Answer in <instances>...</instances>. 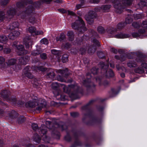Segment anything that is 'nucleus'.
Returning a JSON list of instances; mask_svg holds the SVG:
<instances>
[{
	"mask_svg": "<svg viewBox=\"0 0 147 147\" xmlns=\"http://www.w3.org/2000/svg\"><path fill=\"white\" fill-rule=\"evenodd\" d=\"M81 25H82V26H81V28H82L81 30L83 29L84 31L86 30V28L85 27V24L83 20L80 18L78 17V20L72 24V27L74 29H78Z\"/></svg>",
	"mask_w": 147,
	"mask_h": 147,
	"instance_id": "3",
	"label": "nucleus"
},
{
	"mask_svg": "<svg viewBox=\"0 0 147 147\" xmlns=\"http://www.w3.org/2000/svg\"><path fill=\"white\" fill-rule=\"evenodd\" d=\"M127 64L128 66L130 67H135L136 66V63L133 62L132 61H130Z\"/></svg>",
	"mask_w": 147,
	"mask_h": 147,
	"instance_id": "26",
	"label": "nucleus"
},
{
	"mask_svg": "<svg viewBox=\"0 0 147 147\" xmlns=\"http://www.w3.org/2000/svg\"><path fill=\"white\" fill-rule=\"evenodd\" d=\"M86 49H83V48H81L80 49V51L81 52V53L82 54H83L86 51Z\"/></svg>",
	"mask_w": 147,
	"mask_h": 147,
	"instance_id": "59",
	"label": "nucleus"
},
{
	"mask_svg": "<svg viewBox=\"0 0 147 147\" xmlns=\"http://www.w3.org/2000/svg\"><path fill=\"white\" fill-rule=\"evenodd\" d=\"M111 7L110 5H105L102 6L101 9L104 11H107Z\"/></svg>",
	"mask_w": 147,
	"mask_h": 147,
	"instance_id": "23",
	"label": "nucleus"
},
{
	"mask_svg": "<svg viewBox=\"0 0 147 147\" xmlns=\"http://www.w3.org/2000/svg\"><path fill=\"white\" fill-rule=\"evenodd\" d=\"M66 13L71 16H74L75 15V13L74 12L70 11H67Z\"/></svg>",
	"mask_w": 147,
	"mask_h": 147,
	"instance_id": "52",
	"label": "nucleus"
},
{
	"mask_svg": "<svg viewBox=\"0 0 147 147\" xmlns=\"http://www.w3.org/2000/svg\"><path fill=\"white\" fill-rule=\"evenodd\" d=\"M47 127L44 125H42L41 127V133L43 134V140L45 141H46L48 140V138L45 135L47 132Z\"/></svg>",
	"mask_w": 147,
	"mask_h": 147,
	"instance_id": "9",
	"label": "nucleus"
},
{
	"mask_svg": "<svg viewBox=\"0 0 147 147\" xmlns=\"http://www.w3.org/2000/svg\"><path fill=\"white\" fill-rule=\"evenodd\" d=\"M100 65L103 68H107L108 67L109 65H105L104 64V63L103 62H101L100 63Z\"/></svg>",
	"mask_w": 147,
	"mask_h": 147,
	"instance_id": "43",
	"label": "nucleus"
},
{
	"mask_svg": "<svg viewBox=\"0 0 147 147\" xmlns=\"http://www.w3.org/2000/svg\"><path fill=\"white\" fill-rule=\"evenodd\" d=\"M67 35L69 37V40L72 41L74 38V35L72 31H69L68 32Z\"/></svg>",
	"mask_w": 147,
	"mask_h": 147,
	"instance_id": "17",
	"label": "nucleus"
},
{
	"mask_svg": "<svg viewBox=\"0 0 147 147\" xmlns=\"http://www.w3.org/2000/svg\"><path fill=\"white\" fill-rule=\"evenodd\" d=\"M142 26L145 29L147 28V21H143Z\"/></svg>",
	"mask_w": 147,
	"mask_h": 147,
	"instance_id": "40",
	"label": "nucleus"
},
{
	"mask_svg": "<svg viewBox=\"0 0 147 147\" xmlns=\"http://www.w3.org/2000/svg\"><path fill=\"white\" fill-rule=\"evenodd\" d=\"M96 50V48L94 47H90L88 50V53L90 54L94 53Z\"/></svg>",
	"mask_w": 147,
	"mask_h": 147,
	"instance_id": "24",
	"label": "nucleus"
},
{
	"mask_svg": "<svg viewBox=\"0 0 147 147\" xmlns=\"http://www.w3.org/2000/svg\"><path fill=\"white\" fill-rule=\"evenodd\" d=\"M110 51L111 52H113V53H117V50L114 49V48H111L110 49Z\"/></svg>",
	"mask_w": 147,
	"mask_h": 147,
	"instance_id": "57",
	"label": "nucleus"
},
{
	"mask_svg": "<svg viewBox=\"0 0 147 147\" xmlns=\"http://www.w3.org/2000/svg\"><path fill=\"white\" fill-rule=\"evenodd\" d=\"M38 69L39 70L42 71H45L46 70V69L45 68H44L42 67H38Z\"/></svg>",
	"mask_w": 147,
	"mask_h": 147,
	"instance_id": "62",
	"label": "nucleus"
},
{
	"mask_svg": "<svg viewBox=\"0 0 147 147\" xmlns=\"http://www.w3.org/2000/svg\"><path fill=\"white\" fill-rule=\"evenodd\" d=\"M37 138H35L34 139V141L36 142L39 143L40 142V137L38 135H37Z\"/></svg>",
	"mask_w": 147,
	"mask_h": 147,
	"instance_id": "45",
	"label": "nucleus"
},
{
	"mask_svg": "<svg viewBox=\"0 0 147 147\" xmlns=\"http://www.w3.org/2000/svg\"><path fill=\"white\" fill-rule=\"evenodd\" d=\"M51 52L52 54L55 55L58 54L59 52V51L55 49L52 50Z\"/></svg>",
	"mask_w": 147,
	"mask_h": 147,
	"instance_id": "49",
	"label": "nucleus"
},
{
	"mask_svg": "<svg viewBox=\"0 0 147 147\" xmlns=\"http://www.w3.org/2000/svg\"><path fill=\"white\" fill-rule=\"evenodd\" d=\"M68 61V57L66 54L64 55L62 57V61L63 63H65L67 62Z\"/></svg>",
	"mask_w": 147,
	"mask_h": 147,
	"instance_id": "29",
	"label": "nucleus"
},
{
	"mask_svg": "<svg viewBox=\"0 0 147 147\" xmlns=\"http://www.w3.org/2000/svg\"><path fill=\"white\" fill-rule=\"evenodd\" d=\"M25 45L26 48H29L33 44V42L30 40V37H26L24 39Z\"/></svg>",
	"mask_w": 147,
	"mask_h": 147,
	"instance_id": "12",
	"label": "nucleus"
},
{
	"mask_svg": "<svg viewBox=\"0 0 147 147\" xmlns=\"http://www.w3.org/2000/svg\"><path fill=\"white\" fill-rule=\"evenodd\" d=\"M18 50V54L19 55H22L25 54L27 53V51L25 50L23 45H18L16 48Z\"/></svg>",
	"mask_w": 147,
	"mask_h": 147,
	"instance_id": "8",
	"label": "nucleus"
},
{
	"mask_svg": "<svg viewBox=\"0 0 147 147\" xmlns=\"http://www.w3.org/2000/svg\"><path fill=\"white\" fill-rule=\"evenodd\" d=\"M19 121H18V123H21L22 122H23L24 120L23 119H22V118L19 119Z\"/></svg>",
	"mask_w": 147,
	"mask_h": 147,
	"instance_id": "64",
	"label": "nucleus"
},
{
	"mask_svg": "<svg viewBox=\"0 0 147 147\" xmlns=\"http://www.w3.org/2000/svg\"><path fill=\"white\" fill-rule=\"evenodd\" d=\"M107 76L112 77L114 76V74L113 71L111 69H110L109 72L107 73Z\"/></svg>",
	"mask_w": 147,
	"mask_h": 147,
	"instance_id": "33",
	"label": "nucleus"
},
{
	"mask_svg": "<svg viewBox=\"0 0 147 147\" xmlns=\"http://www.w3.org/2000/svg\"><path fill=\"white\" fill-rule=\"evenodd\" d=\"M43 32L42 31H36L35 33V35H40V34H43Z\"/></svg>",
	"mask_w": 147,
	"mask_h": 147,
	"instance_id": "53",
	"label": "nucleus"
},
{
	"mask_svg": "<svg viewBox=\"0 0 147 147\" xmlns=\"http://www.w3.org/2000/svg\"><path fill=\"white\" fill-rule=\"evenodd\" d=\"M137 61L138 62H142L141 66L144 68L147 69V63H144V61H145V59L142 57L138 56L136 59Z\"/></svg>",
	"mask_w": 147,
	"mask_h": 147,
	"instance_id": "10",
	"label": "nucleus"
},
{
	"mask_svg": "<svg viewBox=\"0 0 147 147\" xmlns=\"http://www.w3.org/2000/svg\"><path fill=\"white\" fill-rule=\"evenodd\" d=\"M135 71L137 73L142 74L144 72V70L143 68L139 67L135 69Z\"/></svg>",
	"mask_w": 147,
	"mask_h": 147,
	"instance_id": "27",
	"label": "nucleus"
},
{
	"mask_svg": "<svg viewBox=\"0 0 147 147\" xmlns=\"http://www.w3.org/2000/svg\"><path fill=\"white\" fill-rule=\"evenodd\" d=\"M19 25V24L17 22H15L13 23L9 26V29L11 30H13L15 28H18Z\"/></svg>",
	"mask_w": 147,
	"mask_h": 147,
	"instance_id": "16",
	"label": "nucleus"
},
{
	"mask_svg": "<svg viewBox=\"0 0 147 147\" xmlns=\"http://www.w3.org/2000/svg\"><path fill=\"white\" fill-rule=\"evenodd\" d=\"M133 27L135 28H138L140 27V25L138 23L136 22H134L132 24Z\"/></svg>",
	"mask_w": 147,
	"mask_h": 147,
	"instance_id": "36",
	"label": "nucleus"
},
{
	"mask_svg": "<svg viewBox=\"0 0 147 147\" xmlns=\"http://www.w3.org/2000/svg\"><path fill=\"white\" fill-rule=\"evenodd\" d=\"M132 21V19L131 18H127L125 20V22L127 24L131 23Z\"/></svg>",
	"mask_w": 147,
	"mask_h": 147,
	"instance_id": "39",
	"label": "nucleus"
},
{
	"mask_svg": "<svg viewBox=\"0 0 147 147\" xmlns=\"http://www.w3.org/2000/svg\"><path fill=\"white\" fill-rule=\"evenodd\" d=\"M30 33L33 36L35 35V33L36 31V29L35 27L33 26L30 27L28 30Z\"/></svg>",
	"mask_w": 147,
	"mask_h": 147,
	"instance_id": "21",
	"label": "nucleus"
},
{
	"mask_svg": "<svg viewBox=\"0 0 147 147\" xmlns=\"http://www.w3.org/2000/svg\"><path fill=\"white\" fill-rule=\"evenodd\" d=\"M145 32V30L144 29L142 30L141 29H139L138 30V33L134 32L132 33V36L134 37H137L139 36L141 34L144 33Z\"/></svg>",
	"mask_w": 147,
	"mask_h": 147,
	"instance_id": "14",
	"label": "nucleus"
},
{
	"mask_svg": "<svg viewBox=\"0 0 147 147\" xmlns=\"http://www.w3.org/2000/svg\"><path fill=\"white\" fill-rule=\"evenodd\" d=\"M7 40V37L4 35L0 36V42L5 43Z\"/></svg>",
	"mask_w": 147,
	"mask_h": 147,
	"instance_id": "25",
	"label": "nucleus"
},
{
	"mask_svg": "<svg viewBox=\"0 0 147 147\" xmlns=\"http://www.w3.org/2000/svg\"><path fill=\"white\" fill-rule=\"evenodd\" d=\"M5 61L4 59L2 57L0 56V65Z\"/></svg>",
	"mask_w": 147,
	"mask_h": 147,
	"instance_id": "56",
	"label": "nucleus"
},
{
	"mask_svg": "<svg viewBox=\"0 0 147 147\" xmlns=\"http://www.w3.org/2000/svg\"><path fill=\"white\" fill-rule=\"evenodd\" d=\"M29 57L27 56H24L20 58L19 61L20 64L22 65H26L28 61Z\"/></svg>",
	"mask_w": 147,
	"mask_h": 147,
	"instance_id": "13",
	"label": "nucleus"
},
{
	"mask_svg": "<svg viewBox=\"0 0 147 147\" xmlns=\"http://www.w3.org/2000/svg\"><path fill=\"white\" fill-rule=\"evenodd\" d=\"M43 51L40 47H38L36 50L32 51V55L33 56L38 55Z\"/></svg>",
	"mask_w": 147,
	"mask_h": 147,
	"instance_id": "15",
	"label": "nucleus"
},
{
	"mask_svg": "<svg viewBox=\"0 0 147 147\" xmlns=\"http://www.w3.org/2000/svg\"><path fill=\"white\" fill-rule=\"evenodd\" d=\"M33 9L32 8L30 9L27 10L26 11V17H27V18H30L31 16V18H29L28 20L30 22L33 23L34 20V18L32 16L33 12Z\"/></svg>",
	"mask_w": 147,
	"mask_h": 147,
	"instance_id": "6",
	"label": "nucleus"
},
{
	"mask_svg": "<svg viewBox=\"0 0 147 147\" xmlns=\"http://www.w3.org/2000/svg\"><path fill=\"white\" fill-rule=\"evenodd\" d=\"M14 35L17 37L20 34V32L17 31H12Z\"/></svg>",
	"mask_w": 147,
	"mask_h": 147,
	"instance_id": "47",
	"label": "nucleus"
},
{
	"mask_svg": "<svg viewBox=\"0 0 147 147\" xmlns=\"http://www.w3.org/2000/svg\"><path fill=\"white\" fill-rule=\"evenodd\" d=\"M97 31L100 33H103L105 32V29L102 27L99 26L97 28Z\"/></svg>",
	"mask_w": 147,
	"mask_h": 147,
	"instance_id": "30",
	"label": "nucleus"
},
{
	"mask_svg": "<svg viewBox=\"0 0 147 147\" xmlns=\"http://www.w3.org/2000/svg\"><path fill=\"white\" fill-rule=\"evenodd\" d=\"M59 11L62 13H67V11L63 9L60 8L58 9Z\"/></svg>",
	"mask_w": 147,
	"mask_h": 147,
	"instance_id": "50",
	"label": "nucleus"
},
{
	"mask_svg": "<svg viewBox=\"0 0 147 147\" xmlns=\"http://www.w3.org/2000/svg\"><path fill=\"white\" fill-rule=\"evenodd\" d=\"M140 5H141L142 7L146 5V3L144 1H141L140 3H139Z\"/></svg>",
	"mask_w": 147,
	"mask_h": 147,
	"instance_id": "55",
	"label": "nucleus"
},
{
	"mask_svg": "<svg viewBox=\"0 0 147 147\" xmlns=\"http://www.w3.org/2000/svg\"><path fill=\"white\" fill-rule=\"evenodd\" d=\"M18 43V42H14L13 45H12V46L13 47V48L15 47L16 48L18 45H17V44Z\"/></svg>",
	"mask_w": 147,
	"mask_h": 147,
	"instance_id": "58",
	"label": "nucleus"
},
{
	"mask_svg": "<svg viewBox=\"0 0 147 147\" xmlns=\"http://www.w3.org/2000/svg\"><path fill=\"white\" fill-rule=\"evenodd\" d=\"M30 68L29 67H26L23 70V73L25 76L29 78H32L33 76L30 72Z\"/></svg>",
	"mask_w": 147,
	"mask_h": 147,
	"instance_id": "11",
	"label": "nucleus"
},
{
	"mask_svg": "<svg viewBox=\"0 0 147 147\" xmlns=\"http://www.w3.org/2000/svg\"><path fill=\"white\" fill-rule=\"evenodd\" d=\"M65 38V36L64 33H62L61 34L59 37H57L56 38V40L57 41H62Z\"/></svg>",
	"mask_w": 147,
	"mask_h": 147,
	"instance_id": "18",
	"label": "nucleus"
},
{
	"mask_svg": "<svg viewBox=\"0 0 147 147\" xmlns=\"http://www.w3.org/2000/svg\"><path fill=\"white\" fill-rule=\"evenodd\" d=\"M16 62V60L15 59H9L7 63L8 65H12L15 64Z\"/></svg>",
	"mask_w": 147,
	"mask_h": 147,
	"instance_id": "28",
	"label": "nucleus"
},
{
	"mask_svg": "<svg viewBox=\"0 0 147 147\" xmlns=\"http://www.w3.org/2000/svg\"><path fill=\"white\" fill-rule=\"evenodd\" d=\"M133 0H112L114 7L118 13H121L126 7L130 5Z\"/></svg>",
	"mask_w": 147,
	"mask_h": 147,
	"instance_id": "1",
	"label": "nucleus"
},
{
	"mask_svg": "<svg viewBox=\"0 0 147 147\" xmlns=\"http://www.w3.org/2000/svg\"><path fill=\"white\" fill-rule=\"evenodd\" d=\"M55 75L53 71L51 70L50 72L48 73L47 75V78L53 79L55 76Z\"/></svg>",
	"mask_w": 147,
	"mask_h": 147,
	"instance_id": "22",
	"label": "nucleus"
},
{
	"mask_svg": "<svg viewBox=\"0 0 147 147\" xmlns=\"http://www.w3.org/2000/svg\"><path fill=\"white\" fill-rule=\"evenodd\" d=\"M124 26L123 24L119 23L117 25V28L118 29L120 30L122 28L124 27Z\"/></svg>",
	"mask_w": 147,
	"mask_h": 147,
	"instance_id": "42",
	"label": "nucleus"
},
{
	"mask_svg": "<svg viewBox=\"0 0 147 147\" xmlns=\"http://www.w3.org/2000/svg\"><path fill=\"white\" fill-rule=\"evenodd\" d=\"M4 15V13L3 12H0V20L2 21L3 20L5 17Z\"/></svg>",
	"mask_w": 147,
	"mask_h": 147,
	"instance_id": "38",
	"label": "nucleus"
},
{
	"mask_svg": "<svg viewBox=\"0 0 147 147\" xmlns=\"http://www.w3.org/2000/svg\"><path fill=\"white\" fill-rule=\"evenodd\" d=\"M58 127L60 129L63 130L66 127V126L65 125H63L61 123L60 124H55L54 126H53L51 129L53 130L52 134L55 135L56 136H59V133L55 129V127Z\"/></svg>",
	"mask_w": 147,
	"mask_h": 147,
	"instance_id": "4",
	"label": "nucleus"
},
{
	"mask_svg": "<svg viewBox=\"0 0 147 147\" xmlns=\"http://www.w3.org/2000/svg\"><path fill=\"white\" fill-rule=\"evenodd\" d=\"M40 42L42 44L45 45H47L49 43L48 40L45 38H44L42 39Z\"/></svg>",
	"mask_w": 147,
	"mask_h": 147,
	"instance_id": "31",
	"label": "nucleus"
},
{
	"mask_svg": "<svg viewBox=\"0 0 147 147\" xmlns=\"http://www.w3.org/2000/svg\"><path fill=\"white\" fill-rule=\"evenodd\" d=\"M61 98L63 100H64L66 98V96H64V95H61Z\"/></svg>",
	"mask_w": 147,
	"mask_h": 147,
	"instance_id": "63",
	"label": "nucleus"
},
{
	"mask_svg": "<svg viewBox=\"0 0 147 147\" xmlns=\"http://www.w3.org/2000/svg\"><path fill=\"white\" fill-rule=\"evenodd\" d=\"M128 37V35L121 33L116 35L115 36V37L117 38H125Z\"/></svg>",
	"mask_w": 147,
	"mask_h": 147,
	"instance_id": "20",
	"label": "nucleus"
},
{
	"mask_svg": "<svg viewBox=\"0 0 147 147\" xmlns=\"http://www.w3.org/2000/svg\"><path fill=\"white\" fill-rule=\"evenodd\" d=\"M65 72V70H57L56 71V72L61 73V74H63Z\"/></svg>",
	"mask_w": 147,
	"mask_h": 147,
	"instance_id": "54",
	"label": "nucleus"
},
{
	"mask_svg": "<svg viewBox=\"0 0 147 147\" xmlns=\"http://www.w3.org/2000/svg\"><path fill=\"white\" fill-rule=\"evenodd\" d=\"M92 73L94 74H97V70L96 68H93L91 69Z\"/></svg>",
	"mask_w": 147,
	"mask_h": 147,
	"instance_id": "46",
	"label": "nucleus"
},
{
	"mask_svg": "<svg viewBox=\"0 0 147 147\" xmlns=\"http://www.w3.org/2000/svg\"><path fill=\"white\" fill-rule=\"evenodd\" d=\"M40 57L42 59H45L47 58V55L45 53H42L40 55Z\"/></svg>",
	"mask_w": 147,
	"mask_h": 147,
	"instance_id": "44",
	"label": "nucleus"
},
{
	"mask_svg": "<svg viewBox=\"0 0 147 147\" xmlns=\"http://www.w3.org/2000/svg\"><path fill=\"white\" fill-rule=\"evenodd\" d=\"M47 103L44 100H42L41 102H39L38 104L37 100L34 99L32 101H30L26 103V106L27 107L33 108L37 105L38 106L37 107L36 109L37 110L40 111L42 109L46 107Z\"/></svg>",
	"mask_w": 147,
	"mask_h": 147,
	"instance_id": "2",
	"label": "nucleus"
},
{
	"mask_svg": "<svg viewBox=\"0 0 147 147\" xmlns=\"http://www.w3.org/2000/svg\"><path fill=\"white\" fill-rule=\"evenodd\" d=\"M32 127L33 129L34 130H36L38 128V126L37 124L33 123L32 124Z\"/></svg>",
	"mask_w": 147,
	"mask_h": 147,
	"instance_id": "34",
	"label": "nucleus"
},
{
	"mask_svg": "<svg viewBox=\"0 0 147 147\" xmlns=\"http://www.w3.org/2000/svg\"><path fill=\"white\" fill-rule=\"evenodd\" d=\"M96 13L95 11L91 10L89 12V16L90 18L92 19H89V18L86 19L88 23L90 24H91L94 22V21L92 19L96 17Z\"/></svg>",
	"mask_w": 147,
	"mask_h": 147,
	"instance_id": "7",
	"label": "nucleus"
},
{
	"mask_svg": "<svg viewBox=\"0 0 147 147\" xmlns=\"http://www.w3.org/2000/svg\"><path fill=\"white\" fill-rule=\"evenodd\" d=\"M71 116L73 117H76L78 115V113L76 112H72L70 113Z\"/></svg>",
	"mask_w": 147,
	"mask_h": 147,
	"instance_id": "48",
	"label": "nucleus"
},
{
	"mask_svg": "<svg viewBox=\"0 0 147 147\" xmlns=\"http://www.w3.org/2000/svg\"><path fill=\"white\" fill-rule=\"evenodd\" d=\"M92 40L94 44L97 45L98 46H99L100 43L96 39H93V40Z\"/></svg>",
	"mask_w": 147,
	"mask_h": 147,
	"instance_id": "37",
	"label": "nucleus"
},
{
	"mask_svg": "<svg viewBox=\"0 0 147 147\" xmlns=\"http://www.w3.org/2000/svg\"><path fill=\"white\" fill-rule=\"evenodd\" d=\"M13 11L11 10L10 11H8L7 13L9 14V16H12L14 14L13 13H13Z\"/></svg>",
	"mask_w": 147,
	"mask_h": 147,
	"instance_id": "60",
	"label": "nucleus"
},
{
	"mask_svg": "<svg viewBox=\"0 0 147 147\" xmlns=\"http://www.w3.org/2000/svg\"><path fill=\"white\" fill-rule=\"evenodd\" d=\"M8 91V90H4L2 93V94L3 95H4L3 96V97L4 98H6L8 97V94H6L7 92Z\"/></svg>",
	"mask_w": 147,
	"mask_h": 147,
	"instance_id": "35",
	"label": "nucleus"
},
{
	"mask_svg": "<svg viewBox=\"0 0 147 147\" xmlns=\"http://www.w3.org/2000/svg\"><path fill=\"white\" fill-rule=\"evenodd\" d=\"M51 87L54 89H56L58 88L59 87L62 88L65 92L66 93L68 92L67 87L62 84H58L56 82H54L51 84Z\"/></svg>",
	"mask_w": 147,
	"mask_h": 147,
	"instance_id": "5",
	"label": "nucleus"
},
{
	"mask_svg": "<svg viewBox=\"0 0 147 147\" xmlns=\"http://www.w3.org/2000/svg\"><path fill=\"white\" fill-rule=\"evenodd\" d=\"M8 2V0H5L4 1H3L1 2V4L2 5H6Z\"/></svg>",
	"mask_w": 147,
	"mask_h": 147,
	"instance_id": "61",
	"label": "nucleus"
},
{
	"mask_svg": "<svg viewBox=\"0 0 147 147\" xmlns=\"http://www.w3.org/2000/svg\"><path fill=\"white\" fill-rule=\"evenodd\" d=\"M134 18L136 20L141 18L142 17L140 14H136V15H134Z\"/></svg>",
	"mask_w": 147,
	"mask_h": 147,
	"instance_id": "51",
	"label": "nucleus"
},
{
	"mask_svg": "<svg viewBox=\"0 0 147 147\" xmlns=\"http://www.w3.org/2000/svg\"><path fill=\"white\" fill-rule=\"evenodd\" d=\"M8 37L10 39L12 40L16 38V37L13 34L12 32L9 34L8 35Z\"/></svg>",
	"mask_w": 147,
	"mask_h": 147,
	"instance_id": "32",
	"label": "nucleus"
},
{
	"mask_svg": "<svg viewBox=\"0 0 147 147\" xmlns=\"http://www.w3.org/2000/svg\"><path fill=\"white\" fill-rule=\"evenodd\" d=\"M83 5V4L82 3H81L80 4H77L76 6V9H78L82 8V6Z\"/></svg>",
	"mask_w": 147,
	"mask_h": 147,
	"instance_id": "41",
	"label": "nucleus"
},
{
	"mask_svg": "<svg viewBox=\"0 0 147 147\" xmlns=\"http://www.w3.org/2000/svg\"><path fill=\"white\" fill-rule=\"evenodd\" d=\"M116 31L117 30L113 28H112L109 30V32L111 34V37H115V33Z\"/></svg>",
	"mask_w": 147,
	"mask_h": 147,
	"instance_id": "19",
	"label": "nucleus"
}]
</instances>
